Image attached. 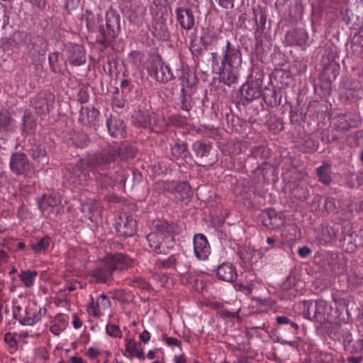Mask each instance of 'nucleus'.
<instances>
[{
  "label": "nucleus",
  "mask_w": 363,
  "mask_h": 363,
  "mask_svg": "<svg viewBox=\"0 0 363 363\" xmlns=\"http://www.w3.org/2000/svg\"><path fill=\"white\" fill-rule=\"evenodd\" d=\"M262 96L268 106L277 107L281 104L282 89L273 84H269L262 90Z\"/></svg>",
  "instance_id": "obj_16"
},
{
  "label": "nucleus",
  "mask_w": 363,
  "mask_h": 363,
  "mask_svg": "<svg viewBox=\"0 0 363 363\" xmlns=\"http://www.w3.org/2000/svg\"><path fill=\"white\" fill-rule=\"evenodd\" d=\"M269 149L263 145L252 146L250 150V155H248L247 160L250 159L260 160L264 161L269 157ZM248 161H247V162Z\"/></svg>",
  "instance_id": "obj_40"
},
{
  "label": "nucleus",
  "mask_w": 363,
  "mask_h": 363,
  "mask_svg": "<svg viewBox=\"0 0 363 363\" xmlns=\"http://www.w3.org/2000/svg\"><path fill=\"white\" fill-rule=\"evenodd\" d=\"M9 167L16 175H23L26 179H32L37 176V171L29 161L27 155L21 152H15L10 157Z\"/></svg>",
  "instance_id": "obj_7"
},
{
  "label": "nucleus",
  "mask_w": 363,
  "mask_h": 363,
  "mask_svg": "<svg viewBox=\"0 0 363 363\" xmlns=\"http://www.w3.org/2000/svg\"><path fill=\"white\" fill-rule=\"evenodd\" d=\"M51 238L45 236L40 239H35V242L30 244V248L35 253H45L49 248L51 243Z\"/></svg>",
  "instance_id": "obj_46"
},
{
  "label": "nucleus",
  "mask_w": 363,
  "mask_h": 363,
  "mask_svg": "<svg viewBox=\"0 0 363 363\" xmlns=\"http://www.w3.org/2000/svg\"><path fill=\"white\" fill-rule=\"evenodd\" d=\"M37 204L42 214H45L49 207L54 208L58 206L61 203L60 196L55 194H43L42 197L38 198Z\"/></svg>",
  "instance_id": "obj_29"
},
{
  "label": "nucleus",
  "mask_w": 363,
  "mask_h": 363,
  "mask_svg": "<svg viewBox=\"0 0 363 363\" xmlns=\"http://www.w3.org/2000/svg\"><path fill=\"white\" fill-rule=\"evenodd\" d=\"M106 332L108 335L113 337H121L122 332L120 328L113 323H108L106 326Z\"/></svg>",
  "instance_id": "obj_63"
},
{
  "label": "nucleus",
  "mask_w": 363,
  "mask_h": 363,
  "mask_svg": "<svg viewBox=\"0 0 363 363\" xmlns=\"http://www.w3.org/2000/svg\"><path fill=\"white\" fill-rule=\"evenodd\" d=\"M221 114V122L226 124L228 131L238 133L242 130L241 119L234 115L230 107H222Z\"/></svg>",
  "instance_id": "obj_15"
},
{
  "label": "nucleus",
  "mask_w": 363,
  "mask_h": 363,
  "mask_svg": "<svg viewBox=\"0 0 363 363\" xmlns=\"http://www.w3.org/2000/svg\"><path fill=\"white\" fill-rule=\"evenodd\" d=\"M110 306L111 301L108 297L104 294H101L95 301L91 298L88 305L87 311L89 314L98 318L101 316L104 311L108 309Z\"/></svg>",
  "instance_id": "obj_21"
},
{
  "label": "nucleus",
  "mask_w": 363,
  "mask_h": 363,
  "mask_svg": "<svg viewBox=\"0 0 363 363\" xmlns=\"http://www.w3.org/2000/svg\"><path fill=\"white\" fill-rule=\"evenodd\" d=\"M318 181L328 186L332 182V167L329 163H323L316 169Z\"/></svg>",
  "instance_id": "obj_39"
},
{
  "label": "nucleus",
  "mask_w": 363,
  "mask_h": 363,
  "mask_svg": "<svg viewBox=\"0 0 363 363\" xmlns=\"http://www.w3.org/2000/svg\"><path fill=\"white\" fill-rule=\"evenodd\" d=\"M106 29L104 31V36L106 38H113L116 37L120 30V16L113 11L110 9L106 14Z\"/></svg>",
  "instance_id": "obj_18"
},
{
  "label": "nucleus",
  "mask_w": 363,
  "mask_h": 363,
  "mask_svg": "<svg viewBox=\"0 0 363 363\" xmlns=\"http://www.w3.org/2000/svg\"><path fill=\"white\" fill-rule=\"evenodd\" d=\"M13 316L21 325L32 326L41 319V308L34 303L25 308L16 305L13 307Z\"/></svg>",
  "instance_id": "obj_8"
},
{
  "label": "nucleus",
  "mask_w": 363,
  "mask_h": 363,
  "mask_svg": "<svg viewBox=\"0 0 363 363\" xmlns=\"http://www.w3.org/2000/svg\"><path fill=\"white\" fill-rule=\"evenodd\" d=\"M211 57L213 69L216 66L218 67V73L220 80L229 86L237 83L242 60L239 46L232 45L229 40L226 41L220 65L217 52H212Z\"/></svg>",
  "instance_id": "obj_1"
},
{
  "label": "nucleus",
  "mask_w": 363,
  "mask_h": 363,
  "mask_svg": "<svg viewBox=\"0 0 363 363\" xmlns=\"http://www.w3.org/2000/svg\"><path fill=\"white\" fill-rule=\"evenodd\" d=\"M17 333L8 332L4 335V341L10 350V353L13 354L18 350V342L16 339Z\"/></svg>",
  "instance_id": "obj_57"
},
{
  "label": "nucleus",
  "mask_w": 363,
  "mask_h": 363,
  "mask_svg": "<svg viewBox=\"0 0 363 363\" xmlns=\"http://www.w3.org/2000/svg\"><path fill=\"white\" fill-rule=\"evenodd\" d=\"M254 17L259 18V22L245 25V28L250 30H255V33H262L265 28L267 14L261 8L254 9Z\"/></svg>",
  "instance_id": "obj_33"
},
{
  "label": "nucleus",
  "mask_w": 363,
  "mask_h": 363,
  "mask_svg": "<svg viewBox=\"0 0 363 363\" xmlns=\"http://www.w3.org/2000/svg\"><path fill=\"white\" fill-rule=\"evenodd\" d=\"M218 40V33L209 28L203 32V34L200 38V41L205 50H208V47L214 46L216 45Z\"/></svg>",
  "instance_id": "obj_44"
},
{
  "label": "nucleus",
  "mask_w": 363,
  "mask_h": 363,
  "mask_svg": "<svg viewBox=\"0 0 363 363\" xmlns=\"http://www.w3.org/2000/svg\"><path fill=\"white\" fill-rule=\"evenodd\" d=\"M135 149L129 147L127 144L123 143L118 147H106L101 153L95 157L92 161V169L95 174L99 169H106L108 166L115 162L117 159L128 160L135 157Z\"/></svg>",
  "instance_id": "obj_3"
},
{
  "label": "nucleus",
  "mask_w": 363,
  "mask_h": 363,
  "mask_svg": "<svg viewBox=\"0 0 363 363\" xmlns=\"http://www.w3.org/2000/svg\"><path fill=\"white\" fill-rule=\"evenodd\" d=\"M106 128L109 135L113 138L123 137L125 133L123 121L116 117H110L106 119Z\"/></svg>",
  "instance_id": "obj_32"
},
{
  "label": "nucleus",
  "mask_w": 363,
  "mask_h": 363,
  "mask_svg": "<svg viewBox=\"0 0 363 363\" xmlns=\"http://www.w3.org/2000/svg\"><path fill=\"white\" fill-rule=\"evenodd\" d=\"M55 101V96L48 91H43L38 94L30 101L35 112L39 116L48 114Z\"/></svg>",
  "instance_id": "obj_14"
},
{
  "label": "nucleus",
  "mask_w": 363,
  "mask_h": 363,
  "mask_svg": "<svg viewBox=\"0 0 363 363\" xmlns=\"http://www.w3.org/2000/svg\"><path fill=\"white\" fill-rule=\"evenodd\" d=\"M348 354H362L363 355V337L354 341L352 344L349 345L345 350Z\"/></svg>",
  "instance_id": "obj_58"
},
{
  "label": "nucleus",
  "mask_w": 363,
  "mask_h": 363,
  "mask_svg": "<svg viewBox=\"0 0 363 363\" xmlns=\"http://www.w3.org/2000/svg\"><path fill=\"white\" fill-rule=\"evenodd\" d=\"M305 113H303L301 108L298 107L291 108L290 111V121L294 125H300L303 121Z\"/></svg>",
  "instance_id": "obj_60"
},
{
  "label": "nucleus",
  "mask_w": 363,
  "mask_h": 363,
  "mask_svg": "<svg viewBox=\"0 0 363 363\" xmlns=\"http://www.w3.org/2000/svg\"><path fill=\"white\" fill-rule=\"evenodd\" d=\"M104 353L106 354L107 358L111 355V352H104L95 347H89L86 351L85 354L91 359H96L98 357L101 356Z\"/></svg>",
  "instance_id": "obj_62"
},
{
  "label": "nucleus",
  "mask_w": 363,
  "mask_h": 363,
  "mask_svg": "<svg viewBox=\"0 0 363 363\" xmlns=\"http://www.w3.org/2000/svg\"><path fill=\"white\" fill-rule=\"evenodd\" d=\"M121 8L124 16L131 23L136 20V1L135 0H121Z\"/></svg>",
  "instance_id": "obj_38"
},
{
  "label": "nucleus",
  "mask_w": 363,
  "mask_h": 363,
  "mask_svg": "<svg viewBox=\"0 0 363 363\" xmlns=\"http://www.w3.org/2000/svg\"><path fill=\"white\" fill-rule=\"evenodd\" d=\"M143 67L159 82L167 83L174 77L170 67L164 65L158 55H150L144 62Z\"/></svg>",
  "instance_id": "obj_6"
},
{
  "label": "nucleus",
  "mask_w": 363,
  "mask_h": 363,
  "mask_svg": "<svg viewBox=\"0 0 363 363\" xmlns=\"http://www.w3.org/2000/svg\"><path fill=\"white\" fill-rule=\"evenodd\" d=\"M342 94L350 101H356L361 98L362 90L358 85L354 86V88L346 86L342 91Z\"/></svg>",
  "instance_id": "obj_51"
},
{
  "label": "nucleus",
  "mask_w": 363,
  "mask_h": 363,
  "mask_svg": "<svg viewBox=\"0 0 363 363\" xmlns=\"http://www.w3.org/2000/svg\"><path fill=\"white\" fill-rule=\"evenodd\" d=\"M89 143L88 135L83 133H77L73 138V144L78 147L84 148L87 146Z\"/></svg>",
  "instance_id": "obj_61"
},
{
  "label": "nucleus",
  "mask_w": 363,
  "mask_h": 363,
  "mask_svg": "<svg viewBox=\"0 0 363 363\" xmlns=\"http://www.w3.org/2000/svg\"><path fill=\"white\" fill-rule=\"evenodd\" d=\"M66 328V321L61 315L56 317L50 325V331L55 335H60Z\"/></svg>",
  "instance_id": "obj_53"
},
{
  "label": "nucleus",
  "mask_w": 363,
  "mask_h": 363,
  "mask_svg": "<svg viewBox=\"0 0 363 363\" xmlns=\"http://www.w3.org/2000/svg\"><path fill=\"white\" fill-rule=\"evenodd\" d=\"M342 247L349 252H354L357 248L363 247V230L352 232L340 238Z\"/></svg>",
  "instance_id": "obj_20"
},
{
  "label": "nucleus",
  "mask_w": 363,
  "mask_h": 363,
  "mask_svg": "<svg viewBox=\"0 0 363 363\" xmlns=\"http://www.w3.org/2000/svg\"><path fill=\"white\" fill-rule=\"evenodd\" d=\"M172 155L176 159L185 160L190 155L185 142H176L171 147Z\"/></svg>",
  "instance_id": "obj_42"
},
{
  "label": "nucleus",
  "mask_w": 363,
  "mask_h": 363,
  "mask_svg": "<svg viewBox=\"0 0 363 363\" xmlns=\"http://www.w3.org/2000/svg\"><path fill=\"white\" fill-rule=\"evenodd\" d=\"M145 250L155 252L156 254H166L165 246L159 240L158 235L150 233L140 240Z\"/></svg>",
  "instance_id": "obj_22"
},
{
  "label": "nucleus",
  "mask_w": 363,
  "mask_h": 363,
  "mask_svg": "<svg viewBox=\"0 0 363 363\" xmlns=\"http://www.w3.org/2000/svg\"><path fill=\"white\" fill-rule=\"evenodd\" d=\"M286 40L291 45L303 46L307 43L308 34L303 28L293 29L286 33Z\"/></svg>",
  "instance_id": "obj_31"
},
{
  "label": "nucleus",
  "mask_w": 363,
  "mask_h": 363,
  "mask_svg": "<svg viewBox=\"0 0 363 363\" xmlns=\"http://www.w3.org/2000/svg\"><path fill=\"white\" fill-rule=\"evenodd\" d=\"M267 124L271 130L280 132L284 129V125L281 118L276 115L271 116L267 121Z\"/></svg>",
  "instance_id": "obj_56"
},
{
  "label": "nucleus",
  "mask_w": 363,
  "mask_h": 363,
  "mask_svg": "<svg viewBox=\"0 0 363 363\" xmlns=\"http://www.w3.org/2000/svg\"><path fill=\"white\" fill-rule=\"evenodd\" d=\"M152 34L160 40H167L169 37L166 20L161 18L155 21L153 25Z\"/></svg>",
  "instance_id": "obj_36"
},
{
  "label": "nucleus",
  "mask_w": 363,
  "mask_h": 363,
  "mask_svg": "<svg viewBox=\"0 0 363 363\" xmlns=\"http://www.w3.org/2000/svg\"><path fill=\"white\" fill-rule=\"evenodd\" d=\"M99 111L94 108L82 107L79 111V122L86 126H94L95 130L99 125Z\"/></svg>",
  "instance_id": "obj_17"
},
{
  "label": "nucleus",
  "mask_w": 363,
  "mask_h": 363,
  "mask_svg": "<svg viewBox=\"0 0 363 363\" xmlns=\"http://www.w3.org/2000/svg\"><path fill=\"white\" fill-rule=\"evenodd\" d=\"M344 328L340 325L330 326L328 330V335L334 341H342Z\"/></svg>",
  "instance_id": "obj_59"
},
{
  "label": "nucleus",
  "mask_w": 363,
  "mask_h": 363,
  "mask_svg": "<svg viewBox=\"0 0 363 363\" xmlns=\"http://www.w3.org/2000/svg\"><path fill=\"white\" fill-rule=\"evenodd\" d=\"M159 184L164 189L171 191L174 194V199L177 203L187 205L190 202L193 191L187 182H163Z\"/></svg>",
  "instance_id": "obj_10"
},
{
  "label": "nucleus",
  "mask_w": 363,
  "mask_h": 363,
  "mask_svg": "<svg viewBox=\"0 0 363 363\" xmlns=\"http://www.w3.org/2000/svg\"><path fill=\"white\" fill-rule=\"evenodd\" d=\"M113 298L123 303H130L135 298L134 293L128 289L118 290L113 294Z\"/></svg>",
  "instance_id": "obj_52"
},
{
  "label": "nucleus",
  "mask_w": 363,
  "mask_h": 363,
  "mask_svg": "<svg viewBox=\"0 0 363 363\" xmlns=\"http://www.w3.org/2000/svg\"><path fill=\"white\" fill-rule=\"evenodd\" d=\"M194 251L195 256L200 260H206L210 253L211 247L206 237L202 233L196 234L194 237Z\"/></svg>",
  "instance_id": "obj_19"
},
{
  "label": "nucleus",
  "mask_w": 363,
  "mask_h": 363,
  "mask_svg": "<svg viewBox=\"0 0 363 363\" xmlns=\"http://www.w3.org/2000/svg\"><path fill=\"white\" fill-rule=\"evenodd\" d=\"M347 279L348 281L354 286L363 285V269H355L350 270Z\"/></svg>",
  "instance_id": "obj_55"
},
{
  "label": "nucleus",
  "mask_w": 363,
  "mask_h": 363,
  "mask_svg": "<svg viewBox=\"0 0 363 363\" xmlns=\"http://www.w3.org/2000/svg\"><path fill=\"white\" fill-rule=\"evenodd\" d=\"M255 286L254 284H243V283H237L234 285V287L236 291L243 292L246 295H250L252 294L253 288Z\"/></svg>",
  "instance_id": "obj_64"
},
{
  "label": "nucleus",
  "mask_w": 363,
  "mask_h": 363,
  "mask_svg": "<svg viewBox=\"0 0 363 363\" xmlns=\"http://www.w3.org/2000/svg\"><path fill=\"white\" fill-rule=\"evenodd\" d=\"M95 159L92 158L89 162L85 160H80L74 165H72L67 168L65 177L67 179L74 185H86L91 179L89 172H91L93 176L96 181H101L103 175H106V169H99V172L95 174L93 171L92 161Z\"/></svg>",
  "instance_id": "obj_4"
},
{
  "label": "nucleus",
  "mask_w": 363,
  "mask_h": 363,
  "mask_svg": "<svg viewBox=\"0 0 363 363\" xmlns=\"http://www.w3.org/2000/svg\"><path fill=\"white\" fill-rule=\"evenodd\" d=\"M133 264V260L123 254L108 255L104 260L101 266L97 267L91 272V277L97 283H106L113 272L123 270Z\"/></svg>",
  "instance_id": "obj_2"
},
{
  "label": "nucleus",
  "mask_w": 363,
  "mask_h": 363,
  "mask_svg": "<svg viewBox=\"0 0 363 363\" xmlns=\"http://www.w3.org/2000/svg\"><path fill=\"white\" fill-rule=\"evenodd\" d=\"M291 318L289 315H278L276 318V320L279 330L286 329L289 333L295 335L297 333L299 327Z\"/></svg>",
  "instance_id": "obj_34"
},
{
  "label": "nucleus",
  "mask_w": 363,
  "mask_h": 363,
  "mask_svg": "<svg viewBox=\"0 0 363 363\" xmlns=\"http://www.w3.org/2000/svg\"><path fill=\"white\" fill-rule=\"evenodd\" d=\"M339 72L340 66L334 61L328 62L325 66L321 74L327 88L331 89L332 82L336 79Z\"/></svg>",
  "instance_id": "obj_30"
},
{
  "label": "nucleus",
  "mask_w": 363,
  "mask_h": 363,
  "mask_svg": "<svg viewBox=\"0 0 363 363\" xmlns=\"http://www.w3.org/2000/svg\"><path fill=\"white\" fill-rule=\"evenodd\" d=\"M360 116L354 113H346L334 117L332 120V128L337 132H344L350 128H356L360 123Z\"/></svg>",
  "instance_id": "obj_11"
},
{
  "label": "nucleus",
  "mask_w": 363,
  "mask_h": 363,
  "mask_svg": "<svg viewBox=\"0 0 363 363\" xmlns=\"http://www.w3.org/2000/svg\"><path fill=\"white\" fill-rule=\"evenodd\" d=\"M238 255L246 269L251 268L262 258V254L259 251L248 247H242Z\"/></svg>",
  "instance_id": "obj_25"
},
{
  "label": "nucleus",
  "mask_w": 363,
  "mask_h": 363,
  "mask_svg": "<svg viewBox=\"0 0 363 363\" xmlns=\"http://www.w3.org/2000/svg\"><path fill=\"white\" fill-rule=\"evenodd\" d=\"M332 306L325 301L322 299L318 300L315 322L325 323L332 321Z\"/></svg>",
  "instance_id": "obj_28"
},
{
  "label": "nucleus",
  "mask_w": 363,
  "mask_h": 363,
  "mask_svg": "<svg viewBox=\"0 0 363 363\" xmlns=\"http://www.w3.org/2000/svg\"><path fill=\"white\" fill-rule=\"evenodd\" d=\"M311 206L314 208L315 211L321 212L326 215L333 212L336 208L333 198L323 197L321 196H316L313 198Z\"/></svg>",
  "instance_id": "obj_26"
},
{
  "label": "nucleus",
  "mask_w": 363,
  "mask_h": 363,
  "mask_svg": "<svg viewBox=\"0 0 363 363\" xmlns=\"http://www.w3.org/2000/svg\"><path fill=\"white\" fill-rule=\"evenodd\" d=\"M150 108V103L148 101L145 102L144 111L140 109L138 113V125L143 126V128H147L150 125V115L149 108Z\"/></svg>",
  "instance_id": "obj_49"
},
{
  "label": "nucleus",
  "mask_w": 363,
  "mask_h": 363,
  "mask_svg": "<svg viewBox=\"0 0 363 363\" xmlns=\"http://www.w3.org/2000/svg\"><path fill=\"white\" fill-rule=\"evenodd\" d=\"M153 225L155 229L163 233L179 234L181 231V228L174 222L157 220L153 223Z\"/></svg>",
  "instance_id": "obj_35"
},
{
  "label": "nucleus",
  "mask_w": 363,
  "mask_h": 363,
  "mask_svg": "<svg viewBox=\"0 0 363 363\" xmlns=\"http://www.w3.org/2000/svg\"><path fill=\"white\" fill-rule=\"evenodd\" d=\"M124 347V356L129 359L136 357V341L134 340V338L126 337L125 339Z\"/></svg>",
  "instance_id": "obj_54"
},
{
  "label": "nucleus",
  "mask_w": 363,
  "mask_h": 363,
  "mask_svg": "<svg viewBox=\"0 0 363 363\" xmlns=\"http://www.w3.org/2000/svg\"><path fill=\"white\" fill-rule=\"evenodd\" d=\"M318 301H303V313L306 318L315 322V316L317 310Z\"/></svg>",
  "instance_id": "obj_50"
},
{
  "label": "nucleus",
  "mask_w": 363,
  "mask_h": 363,
  "mask_svg": "<svg viewBox=\"0 0 363 363\" xmlns=\"http://www.w3.org/2000/svg\"><path fill=\"white\" fill-rule=\"evenodd\" d=\"M64 52L67 61L72 66H81L86 62V50L81 45L74 43L65 45Z\"/></svg>",
  "instance_id": "obj_13"
},
{
  "label": "nucleus",
  "mask_w": 363,
  "mask_h": 363,
  "mask_svg": "<svg viewBox=\"0 0 363 363\" xmlns=\"http://www.w3.org/2000/svg\"><path fill=\"white\" fill-rule=\"evenodd\" d=\"M196 162L201 167L212 165L218 160L216 150L210 143L196 140L192 145Z\"/></svg>",
  "instance_id": "obj_9"
},
{
  "label": "nucleus",
  "mask_w": 363,
  "mask_h": 363,
  "mask_svg": "<svg viewBox=\"0 0 363 363\" xmlns=\"http://www.w3.org/2000/svg\"><path fill=\"white\" fill-rule=\"evenodd\" d=\"M48 62L50 69L55 73H61L64 71L67 62L61 58V54L58 52L50 53Z\"/></svg>",
  "instance_id": "obj_37"
},
{
  "label": "nucleus",
  "mask_w": 363,
  "mask_h": 363,
  "mask_svg": "<svg viewBox=\"0 0 363 363\" xmlns=\"http://www.w3.org/2000/svg\"><path fill=\"white\" fill-rule=\"evenodd\" d=\"M259 218L262 221V225L269 229L277 228L284 223L281 215L278 214L272 208L264 211L259 216Z\"/></svg>",
  "instance_id": "obj_24"
},
{
  "label": "nucleus",
  "mask_w": 363,
  "mask_h": 363,
  "mask_svg": "<svg viewBox=\"0 0 363 363\" xmlns=\"http://www.w3.org/2000/svg\"><path fill=\"white\" fill-rule=\"evenodd\" d=\"M177 19L181 27L186 30H191L195 24L194 14L191 9L186 8H177L176 10Z\"/></svg>",
  "instance_id": "obj_27"
},
{
  "label": "nucleus",
  "mask_w": 363,
  "mask_h": 363,
  "mask_svg": "<svg viewBox=\"0 0 363 363\" xmlns=\"http://www.w3.org/2000/svg\"><path fill=\"white\" fill-rule=\"evenodd\" d=\"M37 276V271L30 269L22 270L18 275L23 286L26 288H30L34 285Z\"/></svg>",
  "instance_id": "obj_47"
},
{
  "label": "nucleus",
  "mask_w": 363,
  "mask_h": 363,
  "mask_svg": "<svg viewBox=\"0 0 363 363\" xmlns=\"http://www.w3.org/2000/svg\"><path fill=\"white\" fill-rule=\"evenodd\" d=\"M217 278L223 281L233 283L238 278V272L235 266L231 262H225L220 264L216 270Z\"/></svg>",
  "instance_id": "obj_23"
},
{
  "label": "nucleus",
  "mask_w": 363,
  "mask_h": 363,
  "mask_svg": "<svg viewBox=\"0 0 363 363\" xmlns=\"http://www.w3.org/2000/svg\"><path fill=\"white\" fill-rule=\"evenodd\" d=\"M251 171L252 172L259 171L262 175L263 179L267 180L272 179L277 174L276 167L273 164L265 161H262L260 164H257L256 168Z\"/></svg>",
  "instance_id": "obj_41"
},
{
  "label": "nucleus",
  "mask_w": 363,
  "mask_h": 363,
  "mask_svg": "<svg viewBox=\"0 0 363 363\" xmlns=\"http://www.w3.org/2000/svg\"><path fill=\"white\" fill-rule=\"evenodd\" d=\"M46 150L41 145H35L31 147L30 150V157L37 162L41 163L42 167H44V164L48 162V160L46 157Z\"/></svg>",
  "instance_id": "obj_45"
},
{
  "label": "nucleus",
  "mask_w": 363,
  "mask_h": 363,
  "mask_svg": "<svg viewBox=\"0 0 363 363\" xmlns=\"http://www.w3.org/2000/svg\"><path fill=\"white\" fill-rule=\"evenodd\" d=\"M37 128L36 121L29 112H25L23 117L22 123V133L23 134H33Z\"/></svg>",
  "instance_id": "obj_43"
},
{
  "label": "nucleus",
  "mask_w": 363,
  "mask_h": 363,
  "mask_svg": "<svg viewBox=\"0 0 363 363\" xmlns=\"http://www.w3.org/2000/svg\"><path fill=\"white\" fill-rule=\"evenodd\" d=\"M243 106L245 109L244 114H242L243 120L251 124L257 123L259 121L257 117L259 111V108L248 104Z\"/></svg>",
  "instance_id": "obj_48"
},
{
  "label": "nucleus",
  "mask_w": 363,
  "mask_h": 363,
  "mask_svg": "<svg viewBox=\"0 0 363 363\" xmlns=\"http://www.w3.org/2000/svg\"><path fill=\"white\" fill-rule=\"evenodd\" d=\"M343 233V227L340 223L331 225L322 224L316 230V238L320 244H328L339 238Z\"/></svg>",
  "instance_id": "obj_12"
},
{
  "label": "nucleus",
  "mask_w": 363,
  "mask_h": 363,
  "mask_svg": "<svg viewBox=\"0 0 363 363\" xmlns=\"http://www.w3.org/2000/svg\"><path fill=\"white\" fill-rule=\"evenodd\" d=\"M263 73L257 71L252 74L249 79L243 84L240 89V102L242 106L247 105V104L259 99L262 96L261 86L262 85Z\"/></svg>",
  "instance_id": "obj_5"
}]
</instances>
